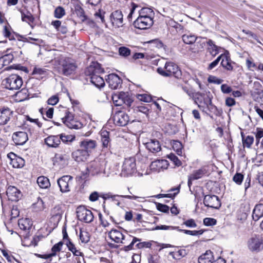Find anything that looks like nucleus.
Here are the masks:
<instances>
[{
  "label": "nucleus",
  "mask_w": 263,
  "mask_h": 263,
  "mask_svg": "<svg viewBox=\"0 0 263 263\" xmlns=\"http://www.w3.org/2000/svg\"><path fill=\"white\" fill-rule=\"evenodd\" d=\"M101 71L100 65L98 63H92L85 70V74L89 77L91 83L98 88L103 87L105 84L103 79L98 75Z\"/></svg>",
  "instance_id": "nucleus-1"
},
{
  "label": "nucleus",
  "mask_w": 263,
  "mask_h": 263,
  "mask_svg": "<svg viewBox=\"0 0 263 263\" xmlns=\"http://www.w3.org/2000/svg\"><path fill=\"white\" fill-rule=\"evenodd\" d=\"M157 71L159 74L163 77L174 76L179 79L181 76V71L178 66L173 62H167L164 67H159Z\"/></svg>",
  "instance_id": "nucleus-2"
},
{
  "label": "nucleus",
  "mask_w": 263,
  "mask_h": 263,
  "mask_svg": "<svg viewBox=\"0 0 263 263\" xmlns=\"http://www.w3.org/2000/svg\"><path fill=\"white\" fill-rule=\"evenodd\" d=\"M3 84L5 88L10 90L19 89L23 84L22 79L17 74H11L4 79Z\"/></svg>",
  "instance_id": "nucleus-3"
},
{
  "label": "nucleus",
  "mask_w": 263,
  "mask_h": 263,
  "mask_svg": "<svg viewBox=\"0 0 263 263\" xmlns=\"http://www.w3.org/2000/svg\"><path fill=\"white\" fill-rule=\"evenodd\" d=\"M64 111L65 115L62 120L67 127L70 129H79L82 127L83 124L74 118L73 114L66 109Z\"/></svg>",
  "instance_id": "nucleus-4"
},
{
  "label": "nucleus",
  "mask_w": 263,
  "mask_h": 263,
  "mask_svg": "<svg viewBox=\"0 0 263 263\" xmlns=\"http://www.w3.org/2000/svg\"><path fill=\"white\" fill-rule=\"evenodd\" d=\"M112 100L116 106H122L124 104L129 107L133 103L128 92H120L112 96Z\"/></svg>",
  "instance_id": "nucleus-5"
},
{
  "label": "nucleus",
  "mask_w": 263,
  "mask_h": 263,
  "mask_svg": "<svg viewBox=\"0 0 263 263\" xmlns=\"http://www.w3.org/2000/svg\"><path fill=\"white\" fill-rule=\"evenodd\" d=\"M194 102L197 104L198 107L204 111L205 108H210L211 107H214L212 103V99L210 96L205 97L204 95L201 92H198L195 93L193 96Z\"/></svg>",
  "instance_id": "nucleus-6"
},
{
  "label": "nucleus",
  "mask_w": 263,
  "mask_h": 263,
  "mask_svg": "<svg viewBox=\"0 0 263 263\" xmlns=\"http://www.w3.org/2000/svg\"><path fill=\"white\" fill-rule=\"evenodd\" d=\"M136 171L135 159L133 157L125 158L122 167L121 175L126 177L131 175Z\"/></svg>",
  "instance_id": "nucleus-7"
},
{
  "label": "nucleus",
  "mask_w": 263,
  "mask_h": 263,
  "mask_svg": "<svg viewBox=\"0 0 263 263\" xmlns=\"http://www.w3.org/2000/svg\"><path fill=\"white\" fill-rule=\"evenodd\" d=\"M247 246L250 251L258 252L263 250V238L255 236L250 238L247 242Z\"/></svg>",
  "instance_id": "nucleus-8"
},
{
  "label": "nucleus",
  "mask_w": 263,
  "mask_h": 263,
  "mask_svg": "<svg viewBox=\"0 0 263 263\" xmlns=\"http://www.w3.org/2000/svg\"><path fill=\"white\" fill-rule=\"evenodd\" d=\"M77 217L80 221L86 223L91 222L93 219L92 212L84 206H80L77 210Z\"/></svg>",
  "instance_id": "nucleus-9"
},
{
  "label": "nucleus",
  "mask_w": 263,
  "mask_h": 263,
  "mask_svg": "<svg viewBox=\"0 0 263 263\" xmlns=\"http://www.w3.org/2000/svg\"><path fill=\"white\" fill-rule=\"evenodd\" d=\"M198 263H226V261L221 257H218L215 260L213 253L208 250L199 257Z\"/></svg>",
  "instance_id": "nucleus-10"
},
{
  "label": "nucleus",
  "mask_w": 263,
  "mask_h": 263,
  "mask_svg": "<svg viewBox=\"0 0 263 263\" xmlns=\"http://www.w3.org/2000/svg\"><path fill=\"white\" fill-rule=\"evenodd\" d=\"M61 65L63 73L65 76H69L73 73L77 69L76 63L70 59L63 60L61 62Z\"/></svg>",
  "instance_id": "nucleus-11"
},
{
  "label": "nucleus",
  "mask_w": 263,
  "mask_h": 263,
  "mask_svg": "<svg viewBox=\"0 0 263 263\" xmlns=\"http://www.w3.org/2000/svg\"><path fill=\"white\" fill-rule=\"evenodd\" d=\"M72 177L69 175L64 176L58 180L60 191L63 193L69 192L72 183Z\"/></svg>",
  "instance_id": "nucleus-12"
},
{
  "label": "nucleus",
  "mask_w": 263,
  "mask_h": 263,
  "mask_svg": "<svg viewBox=\"0 0 263 263\" xmlns=\"http://www.w3.org/2000/svg\"><path fill=\"white\" fill-rule=\"evenodd\" d=\"M154 23L153 18L138 17L134 21V26L139 29H146L151 27Z\"/></svg>",
  "instance_id": "nucleus-13"
},
{
  "label": "nucleus",
  "mask_w": 263,
  "mask_h": 263,
  "mask_svg": "<svg viewBox=\"0 0 263 263\" xmlns=\"http://www.w3.org/2000/svg\"><path fill=\"white\" fill-rule=\"evenodd\" d=\"M69 158L65 154H56L52 158L53 164L59 168H62L68 164Z\"/></svg>",
  "instance_id": "nucleus-14"
},
{
  "label": "nucleus",
  "mask_w": 263,
  "mask_h": 263,
  "mask_svg": "<svg viewBox=\"0 0 263 263\" xmlns=\"http://www.w3.org/2000/svg\"><path fill=\"white\" fill-rule=\"evenodd\" d=\"M129 121V116L123 111H118L114 116V123L119 126H124Z\"/></svg>",
  "instance_id": "nucleus-15"
},
{
  "label": "nucleus",
  "mask_w": 263,
  "mask_h": 263,
  "mask_svg": "<svg viewBox=\"0 0 263 263\" xmlns=\"http://www.w3.org/2000/svg\"><path fill=\"white\" fill-rule=\"evenodd\" d=\"M203 203L205 206L214 209H218L220 205V201L216 195H207L204 196Z\"/></svg>",
  "instance_id": "nucleus-16"
},
{
  "label": "nucleus",
  "mask_w": 263,
  "mask_h": 263,
  "mask_svg": "<svg viewBox=\"0 0 263 263\" xmlns=\"http://www.w3.org/2000/svg\"><path fill=\"white\" fill-rule=\"evenodd\" d=\"M110 22L115 28H119L123 26V14L121 11L116 10L110 15Z\"/></svg>",
  "instance_id": "nucleus-17"
},
{
  "label": "nucleus",
  "mask_w": 263,
  "mask_h": 263,
  "mask_svg": "<svg viewBox=\"0 0 263 263\" xmlns=\"http://www.w3.org/2000/svg\"><path fill=\"white\" fill-rule=\"evenodd\" d=\"M80 148L90 155V153L96 147L97 143L93 140L85 139L80 142Z\"/></svg>",
  "instance_id": "nucleus-18"
},
{
  "label": "nucleus",
  "mask_w": 263,
  "mask_h": 263,
  "mask_svg": "<svg viewBox=\"0 0 263 263\" xmlns=\"http://www.w3.org/2000/svg\"><path fill=\"white\" fill-rule=\"evenodd\" d=\"M7 157L10 159V163L14 168H21L25 164L24 160L21 157L17 156L13 153H10L7 155Z\"/></svg>",
  "instance_id": "nucleus-19"
},
{
  "label": "nucleus",
  "mask_w": 263,
  "mask_h": 263,
  "mask_svg": "<svg viewBox=\"0 0 263 263\" xmlns=\"http://www.w3.org/2000/svg\"><path fill=\"white\" fill-rule=\"evenodd\" d=\"M168 163L165 160H157L152 162L149 166L150 169L154 172H159L168 167Z\"/></svg>",
  "instance_id": "nucleus-20"
},
{
  "label": "nucleus",
  "mask_w": 263,
  "mask_h": 263,
  "mask_svg": "<svg viewBox=\"0 0 263 263\" xmlns=\"http://www.w3.org/2000/svg\"><path fill=\"white\" fill-rule=\"evenodd\" d=\"M106 81L109 87L114 89H116L120 87L122 82L120 77L114 73L109 74Z\"/></svg>",
  "instance_id": "nucleus-21"
},
{
  "label": "nucleus",
  "mask_w": 263,
  "mask_h": 263,
  "mask_svg": "<svg viewBox=\"0 0 263 263\" xmlns=\"http://www.w3.org/2000/svg\"><path fill=\"white\" fill-rule=\"evenodd\" d=\"M12 139L16 145H22L27 142L28 138L26 133L18 132L13 134Z\"/></svg>",
  "instance_id": "nucleus-22"
},
{
  "label": "nucleus",
  "mask_w": 263,
  "mask_h": 263,
  "mask_svg": "<svg viewBox=\"0 0 263 263\" xmlns=\"http://www.w3.org/2000/svg\"><path fill=\"white\" fill-rule=\"evenodd\" d=\"M7 195L10 200L16 201L21 197V192L15 186H10L6 191Z\"/></svg>",
  "instance_id": "nucleus-23"
},
{
  "label": "nucleus",
  "mask_w": 263,
  "mask_h": 263,
  "mask_svg": "<svg viewBox=\"0 0 263 263\" xmlns=\"http://www.w3.org/2000/svg\"><path fill=\"white\" fill-rule=\"evenodd\" d=\"M89 155L81 148L72 153V158L77 162H84L87 160Z\"/></svg>",
  "instance_id": "nucleus-24"
},
{
  "label": "nucleus",
  "mask_w": 263,
  "mask_h": 263,
  "mask_svg": "<svg viewBox=\"0 0 263 263\" xmlns=\"http://www.w3.org/2000/svg\"><path fill=\"white\" fill-rule=\"evenodd\" d=\"M13 111L9 108H4L0 110V125L6 124L12 116Z\"/></svg>",
  "instance_id": "nucleus-25"
},
{
  "label": "nucleus",
  "mask_w": 263,
  "mask_h": 263,
  "mask_svg": "<svg viewBox=\"0 0 263 263\" xmlns=\"http://www.w3.org/2000/svg\"><path fill=\"white\" fill-rule=\"evenodd\" d=\"M145 144L146 148L153 153L159 152L161 149L160 142L156 139H151Z\"/></svg>",
  "instance_id": "nucleus-26"
},
{
  "label": "nucleus",
  "mask_w": 263,
  "mask_h": 263,
  "mask_svg": "<svg viewBox=\"0 0 263 263\" xmlns=\"http://www.w3.org/2000/svg\"><path fill=\"white\" fill-rule=\"evenodd\" d=\"M109 238L116 243H124L123 240L124 239V235L119 231L116 229H112L108 232Z\"/></svg>",
  "instance_id": "nucleus-27"
},
{
  "label": "nucleus",
  "mask_w": 263,
  "mask_h": 263,
  "mask_svg": "<svg viewBox=\"0 0 263 263\" xmlns=\"http://www.w3.org/2000/svg\"><path fill=\"white\" fill-rule=\"evenodd\" d=\"M205 170L199 169L193 171V172L188 176V186L190 188L192 184V181L195 180H197L201 178L203 175L205 174Z\"/></svg>",
  "instance_id": "nucleus-28"
},
{
  "label": "nucleus",
  "mask_w": 263,
  "mask_h": 263,
  "mask_svg": "<svg viewBox=\"0 0 263 263\" xmlns=\"http://www.w3.org/2000/svg\"><path fill=\"white\" fill-rule=\"evenodd\" d=\"M63 205H57L51 211V215L53 218H56L58 221H59L64 213Z\"/></svg>",
  "instance_id": "nucleus-29"
},
{
  "label": "nucleus",
  "mask_w": 263,
  "mask_h": 263,
  "mask_svg": "<svg viewBox=\"0 0 263 263\" xmlns=\"http://www.w3.org/2000/svg\"><path fill=\"white\" fill-rule=\"evenodd\" d=\"M45 142L49 147H57L60 144V138L58 136H49L45 139Z\"/></svg>",
  "instance_id": "nucleus-30"
},
{
  "label": "nucleus",
  "mask_w": 263,
  "mask_h": 263,
  "mask_svg": "<svg viewBox=\"0 0 263 263\" xmlns=\"http://www.w3.org/2000/svg\"><path fill=\"white\" fill-rule=\"evenodd\" d=\"M51 25L54 29L59 33L62 34H66L68 32L67 27L65 24H62L61 21L59 20H55L51 22Z\"/></svg>",
  "instance_id": "nucleus-31"
},
{
  "label": "nucleus",
  "mask_w": 263,
  "mask_h": 263,
  "mask_svg": "<svg viewBox=\"0 0 263 263\" xmlns=\"http://www.w3.org/2000/svg\"><path fill=\"white\" fill-rule=\"evenodd\" d=\"M263 216V204L260 203L257 204L253 211L252 217L253 219L257 221L260 217Z\"/></svg>",
  "instance_id": "nucleus-32"
},
{
  "label": "nucleus",
  "mask_w": 263,
  "mask_h": 263,
  "mask_svg": "<svg viewBox=\"0 0 263 263\" xmlns=\"http://www.w3.org/2000/svg\"><path fill=\"white\" fill-rule=\"evenodd\" d=\"M20 12L22 21L27 23L33 28V26L30 24V23H33L34 21V18L32 14L28 11L25 12L22 10H20Z\"/></svg>",
  "instance_id": "nucleus-33"
},
{
  "label": "nucleus",
  "mask_w": 263,
  "mask_h": 263,
  "mask_svg": "<svg viewBox=\"0 0 263 263\" xmlns=\"http://www.w3.org/2000/svg\"><path fill=\"white\" fill-rule=\"evenodd\" d=\"M154 12L153 10L149 8H143L139 11V16L141 17H149L153 18L154 17Z\"/></svg>",
  "instance_id": "nucleus-34"
},
{
  "label": "nucleus",
  "mask_w": 263,
  "mask_h": 263,
  "mask_svg": "<svg viewBox=\"0 0 263 263\" xmlns=\"http://www.w3.org/2000/svg\"><path fill=\"white\" fill-rule=\"evenodd\" d=\"M37 183L39 186L42 189H47L50 185L48 178L43 176H40L37 178Z\"/></svg>",
  "instance_id": "nucleus-35"
},
{
  "label": "nucleus",
  "mask_w": 263,
  "mask_h": 263,
  "mask_svg": "<svg viewBox=\"0 0 263 263\" xmlns=\"http://www.w3.org/2000/svg\"><path fill=\"white\" fill-rule=\"evenodd\" d=\"M20 228L23 230H29L31 227L32 223L29 219H22L18 221Z\"/></svg>",
  "instance_id": "nucleus-36"
},
{
  "label": "nucleus",
  "mask_w": 263,
  "mask_h": 263,
  "mask_svg": "<svg viewBox=\"0 0 263 263\" xmlns=\"http://www.w3.org/2000/svg\"><path fill=\"white\" fill-rule=\"evenodd\" d=\"M88 172L92 175H95L99 173L101 171L100 164L96 162L92 163L87 168Z\"/></svg>",
  "instance_id": "nucleus-37"
},
{
  "label": "nucleus",
  "mask_w": 263,
  "mask_h": 263,
  "mask_svg": "<svg viewBox=\"0 0 263 263\" xmlns=\"http://www.w3.org/2000/svg\"><path fill=\"white\" fill-rule=\"evenodd\" d=\"M242 142L244 147L250 148L254 142V137L252 136H247L245 137L241 133Z\"/></svg>",
  "instance_id": "nucleus-38"
},
{
  "label": "nucleus",
  "mask_w": 263,
  "mask_h": 263,
  "mask_svg": "<svg viewBox=\"0 0 263 263\" xmlns=\"http://www.w3.org/2000/svg\"><path fill=\"white\" fill-rule=\"evenodd\" d=\"M109 133L106 130H102L101 132V141L104 147H107L110 142Z\"/></svg>",
  "instance_id": "nucleus-39"
},
{
  "label": "nucleus",
  "mask_w": 263,
  "mask_h": 263,
  "mask_svg": "<svg viewBox=\"0 0 263 263\" xmlns=\"http://www.w3.org/2000/svg\"><path fill=\"white\" fill-rule=\"evenodd\" d=\"M207 44L208 45V50L213 56H215L218 53V47L214 44L211 40L208 41Z\"/></svg>",
  "instance_id": "nucleus-40"
},
{
  "label": "nucleus",
  "mask_w": 263,
  "mask_h": 263,
  "mask_svg": "<svg viewBox=\"0 0 263 263\" xmlns=\"http://www.w3.org/2000/svg\"><path fill=\"white\" fill-rule=\"evenodd\" d=\"M221 59H222V61L221 62V66L224 68H225L226 69H227L228 70H232L233 68L231 65V60L230 59V58L225 55H223V57H222Z\"/></svg>",
  "instance_id": "nucleus-41"
},
{
  "label": "nucleus",
  "mask_w": 263,
  "mask_h": 263,
  "mask_svg": "<svg viewBox=\"0 0 263 263\" xmlns=\"http://www.w3.org/2000/svg\"><path fill=\"white\" fill-rule=\"evenodd\" d=\"M74 12L81 21L84 22L86 20V17L84 14V11L79 5H76L74 6Z\"/></svg>",
  "instance_id": "nucleus-42"
},
{
  "label": "nucleus",
  "mask_w": 263,
  "mask_h": 263,
  "mask_svg": "<svg viewBox=\"0 0 263 263\" xmlns=\"http://www.w3.org/2000/svg\"><path fill=\"white\" fill-rule=\"evenodd\" d=\"M14 58V56L11 53H8L0 58V62H3L4 65L9 64Z\"/></svg>",
  "instance_id": "nucleus-43"
},
{
  "label": "nucleus",
  "mask_w": 263,
  "mask_h": 263,
  "mask_svg": "<svg viewBox=\"0 0 263 263\" xmlns=\"http://www.w3.org/2000/svg\"><path fill=\"white\" fill-rule=\"evenodd\" d=\"M179 187H176V188H173L171 189L169 192H172L174 191H176V192L174 193L173 194L170 193L168 194H160L156 196V197L160 198H164V197H168V198H174L179 192Z\"/></svg>",
  "instance_id": "nucleus-44"
},
{
  "label": "nucleus",
  "mask_w": 263,
  "mask_h": 263,
  "mask_svg": "<svg viewBox=\"0 0 263 263\" xmlns=\"http://www.w3.org/2000/svg\"><path fill=\"white\" fill-rule=\"evenodd\" d=\"M197 39V37L194 35L184 34L182 36V40L186 44H192L194 43Z\"/></svg>",
  "instance_id": "nucleus-45"
},
{
  "label": "nucleus",
  "mask_w": 263,
  "mask_h": 263,
  "mask_svg": "<svg viewBox=\"0 0 263 263\" xmlns=\"http://www.w3.org/2000/svg\"><path fill=\"white\" fill-rule=\"evenodd\" d=\"M66 14L64 8L61 6H58L54 11V16L57 18H61Z\"/></svg>",
  "instance_id": "nucleus-46"
},
{
  "label": "nucleus",
  "mask_w": 263,
  "mask_h": 263,
  "mask_svg": "<svg viewBox=\"0 0 263 263\" xmlns=\"http://www.w3.org/2000/svg\"><path fill=\"white\" fill-rule=\"evenodd\" d=\"M80 238L82 242L87 243L90 240V235L89 233L86 231H81Z\"/></svg>",
  "instance_id": "nucleus-47"
},
{
  "label": "nucleus",
  "mask_w": 263,
  "mask_h": 263,
  "mask_svg": "<svg viewBox=\"0 0 263 263\" xmlns=\"http://www.w3.org/2000/svg\"><path fill=\"white\" fill-rule=\"evenodd\" d=\"M16 96L20 99V101H21L27 99L29 95L27 90L22 89L21 91L17 92Z\"/></svg>",
  "instance_id": "nucleus-48"
},
{
  "label": "nucleus",
  "mask_w": 263,
  "mask_h": 263,
  "mask_svg": "<svg viewBox=\"0 0 263 263\" xmlns=\"http://www.w3.org/2000/svg\"><path fill=\"white\" fill-rule=\"evenodd\" d=\"M177 230L179 231L183 232L186 234L193 235V236H197V235H202L204 232L203 230H200L199 231H196V230L191 231V230H181V229H179V228Z\"/></svg>",
  "instance_id": "nucleus-49"
},
{
  "label": "nucleus",
  "mask_w": 263,
  "mask_h": 263,
  "mask_svg": "<svg viewBox=\"0 0 263 263\" xmlns=\"http://www.w3.org/2000/svg\"><path fill=\"white\" fill-rule=\"evenodd\" d=\"M246 64L247 68L249 70L254 71L255 70H256L257 65L255 63L253 62L251 58L247 59L246 61Z\"/></svg>",
  "instance_id": "nucleus-50"
},
{
  "label": "nucleus",
  "mask_w": 263,
  "mask_h": 263,
  "mask_svg": "<svg viewBox=\"0 0 263 263\" xmlns=\"http://www.w3.org/2000/svg\"><path fill=\"white\" fill-rule=\"evenodd\" d=\"M243 179V175L241 173H237L233 177V181L238 185H240Z\"/></svg>",
  "instance_id": "nucleus-51"
},
{
  "label": "nucleus",
  "mask_w": 263,
  "mask_h": 263,
  "mask_svg": "<svg viewBox=\"0 0 263 263\" xmlns=\"http://www.w3.org/2000/svg\"><path fill=\"white\" fill-rule=\"evenodd\" d=\"M137 98L139 100L145 102H150L152 100V97L146 93L138 95Z\"/></svg>",
  "instance_id": "nucleus-52"
},
{
  "label": "nucleus",
  "mask_w": 263,
  "mask_h": 263,
  "mask_svg": "<svg viewBox=\"0 0 263 263\" xmlns=\"http://www.w3.org/2000/svg\"><path fill=\"white\" fill-rule=\"evenodd\" d=\"M178 229V227L161 225L156 226L154 230H174Z\"/></svg>",
  "instance_id": "nucleus-53"
},
{
  "label": "nucleus",
  "mask_w": 263,
  "mask_h": 263,
  "mask_svg": "<svg viewBox=\"0 0 263 263\" xmlns=\"http://www.w3.org/2000/svg\"><path fill=\"white\" fill-rule=\"evenodd\" d=\"M203 224L206 226H213L217 223V220L213 218H205L203 220Z\"/></svg>",
  "instance_id": "nucleus-54"
},
{
  "label": "nucleus",
  "mask_w": 263,
  "mask_h": 263,
  "mask_svg": "<svg viewBox=\"0 0 263 263\" xmlns=\"http://www.w3.org/2000/svg\"><path fill=\"white\" fill-rule=\"evenodd\" d=\"M167 157L174 163L175 165L179 166L181 165V162L175 154H170Z\"/></svg>",
  "instance_id": "nucleus-55"
},
{
  "label": "nucleus",
  "mask_w": 263,
  "mask_h": 263,
  "mask_svg": "<svg viewBox=\"0 0 263 263\" xmlns=\"http://www.w3.org/2000/svg\"><path fill=\"white\" fill-rule=\"evenodd\" d=\"M63 244V243L60 241L54 245L51 249V254H54L55 256L56 255L57 252H60L61 251Z\"/></svg>",
  "instance_id": "nucleus-56"
},
{
  "label": "nucleus",
  "mask_w": 263,
  "mask_h": 263,
  "mask_svg": "<svg viewBox=\"0 0 263 263\" xmlns=\"http://www.w3.org/2000/svg\"><path fill=\"white\" fill-rule=\"evenodd\" d=\"M119 52L121 55L127 57L130 53V50L128 48L121 47L119 49Z\"/></svg>",
  "instance_id": "nucleus-57"
},
{
  "label": "nucleus",
  "mask_w": 263,
  "mask_h": 263,
  "mask_svg": "<svg viewBox=\"0 0 263 263\" xmlns=\"http://www.w3.org/2000/svg\"><path fill=\"white\" fill-rule=\"evenodd\" d=\"M208 81L210 83H212L216 84H220L223 82V80L222 79L217 78L216 77L210 76L208 78Z\"/></svg>",
  "instance_id": "nucleus-58"
},
{
  "label": "nucleus",
  "mask_w": 263,
  "mask_h": 263,
  "mask_svg": "<svg viewBox=\"0 0 263 263\" xmlns=\"http://www.w3.org/2000/svg\"><path fill=\"white\" fill-rule=\"evenodd\" d=\"M59 102V98L57 96L54 95L51 97L47 100V103L49 105H54L57 104Z\"/></svg>",
  "instance_id": "nucleus-59"
},
{
  "label": "nucleus",
  "mask_w": 263,
  "mask_h": 263,
  "mask_svg": "<svg viewBox=\"0 0 263 263\" xmlns=\"http://www.w3.org/2000/svg\"><path fill=\"white\" fill-rule=\"evenodd\" d=\"M223 57V55L221 54L220 56H219L215 60H214L213 62L211 63L208 67L209 70H211L213 68H214L215 67H216L218 63L219 62L221 59Z\"/></svg>",
  "instance_id": "nucleus-60"
},
{
  "label": "nucleus",
  "mask_w": 263,
  "mask_h": 263,
  "mask_svg": "<svg viewBox=\"0 0 263 263\" xmlns=\"http://www.w3.org/2000/svg\"><path fill=\"white\" fill-rule=\"evenodd\" d=\"M157 209L159 211L164 213L168 212L169 210V207L167 205L159 203L157 204Z\"/></svg>",
  "instance_id": "nucleus-61"
},
{
  "label": "nucleus",
  "mask_w": 263,
  "mask_h": 263,
  "mask_svg": "<svg viewBox=\"0 0 263 263\" xmlns=\"http://www.w3.org/2000/svg\"><path fill=\"white\" fill-rule=\"evenodd\" d=\"M46 73V70L45 69H43L39 67H35L33 71V74H38V75H44Z\"/></svg>",
  "instance_id": "nucleus-62"
},
{
  "label": "nucleus",
  "mask_w": 263,
  "mask_h": 263,
  "mask_svg": "<svg viewBox=\"0 0 263 263\" xmlns=\"http://www.w3.org/2000/svg\"><path fill=\"white\" fill-rule=\"evenodd\" d=\"M184 224L189 228H195L197 227V224L195 220L193 219H189L184 222Z\"/></svg>",
  "instance_id": "nucleus-63"
},
{
  "label": "nucleus",
  "mask_w": 263,
  "mask_h": 263,
  "mask_svg": "<svg viewBox=\"0 0 263 263\" xmlns=\"http://www.w3.org/2000/svg\"><path fill=\"white\" fill-rule=\"evenodd\" d=\"M256 132L254 133L255 138L260 139L263 138V129L261 128L257 127L256 129Z\"/></svg>",
  "instance_id": "nucleus-64"
}]
</instances>
